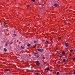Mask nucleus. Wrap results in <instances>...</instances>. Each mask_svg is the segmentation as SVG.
Here are the masks:
<instances>
[{"instance_id":"nucleus-1","label":"nucleus","mask_w":75,"mask_h":75,"mask_svg":"<svg viewBox=\"0 0 75 75\" xmlns=\"http://www.w3.org/2000/svg\"><path fill=\"white\" fill-rule=\"evenodd\" d=\"M33 55H34L35 56L37 57V58H38V57H39V56H38V53L33 52Z\"/></svg>"},{"instance_id":"nucleus-2","label":"nucleus","mask_w":75,"mask_h":75,"mask_svg":"<svg viewBox=\"0 0 75 75\" xmlns=\"http://www.w3.org/2000/svg\"><path fill=\"white\" fill-rule=\"evenodd\" d=\"M36 65H37V66H39V65H40V63H39V61H36Z\"/></svg>"},{"instance_id":"nucleus-3","label":"nucleus","mask_w":75,"mask_h":75,"mask_svg":"<svg viewBox=\"0 0 75 75\" xmlns=\"http://www.w3.org/2000/svg\"><path fill=\"white\" fill-rule=\"evenodd\" d=\"M8 42H9L8 40L6 42V43L5 45L6 46H7V45H8Z\"/></svg>"},{"instance_id":"nucleus-4","label":"nucleus","mask_w":75,"mask_h":75,"mask_svg":"<svg viewBox=\"0 0 75 75\" xmlns=\"http://www.w3.org/2000/svg\"><path fill=\"white\" fill-rule=\"evenodd\" d=\"M58 6V4H54V7H57V6Z\"/></svg>"},{"instance_id":"nucleus-5","label":"nucleus","mask_w":75,"mask_h":75,"mask_svg":"<svg viewBox=\"0 0 75 75\" xmlns=\"http://www.w3.org/2000/svg\"><path fill=\"white\" fill-rule=\"evenodd\" d=\"M69 45L68 43H67L65 44V46L66 47H68Z\"/></svg>"},{"instance_id":"nucleus-6","label":"nucleus","mask_w":75,"mask_h":75,"mask_svg":"<svg viewBox=\"0 0 75 75\" xmlns=\"http://www.w3.org/2000/svg\"><path fill=\"white\" fill-rule=\"evenodd\" d=\"M45 71H50V70L49 69V68H47L45 69Z\"/></svg>"},{"instance_id":"nucleus-7","label":"nucleus","mask_w":75,"mask_h":75,"mask_svg":"<svg viewBox=\"0 0 75 75\" xmlns=\"http://www.w3.org/2000/svg\"><path fill=\"white\" fill-rule=\"evenodd\" d=\"M33 41L34 43H37L38 42V40H34Z\"/></svg>"},{"instance_id":"nucleus-8","label":"nucleus","mask_w":75,"mask_h":75,"mask_svg":"<svg viewBox=\"0 0 75 75\" xmlns=\"http://www.w3.org/2000/svg\"><path fill=\"white\" fill-rule=\"evenodd\" d=\"M62 54H65V52L64 51H63L62 52Z\"/></svg>"},{"instance_id":"nucleus-9","label":"nucleus","mask_w":75,"mask_h":75,"mask_svg":"<svg viewBox=\"0 0 75 75\" xmlns=\"http://www.w3.org/2000/svg\"><path fill=\"white\" fill-rule=\"evenodd\" d=\"M4 26H5V25H6V24H7V23H5V22H4Z\"/></svg>"},{"instance_id":"nucleus-10","label":"nucleus","mask_w":75,"mask_h":75,"mask_svg":"<svg viewBox=\"0 0 75 75\" xmlns=\"http://www.w3.org/2000/svg\"><path fill=\"white\" fill-rule=\"evenodd\" d=\"M21 48L22 49H24V47L21 46Z\"/></svg>"},{"instance_id":"nucleus-11","label":"nucleus","mask_w":75,"mask_h":75,"mask_svg":"<svg viewBox=\"0 0 75 75\" xmlns=\"http://www.w3.org/2000/svg\"><path fill=\"white\" fill-rule=\"evenodd\" d=\"M4 50L5 51V52L7 51V49H6V48H4Z\"/></svg>"},{"instance_id":"nucleus-12","label":"nucleus","mask_w":75,"mask_h":75,"mask_svg":"<svg viewBox=\"0 0 75 75\" xmlns=\"http://www.w3.org/2000/svg\"><path fill=\"white\" fill-rule=\"evenodd\" d=\"M27 46L28 47H30V44H28Z\"/></svg>"},{"instance_id":"nucleus-13","label":"nucleus","mask_w":75,"mask_h":75,"mask_svg":"<svg viewBox=\"0 0 75 75\" xmlns=\"http://www.w3.org/2000/svg\"><path fill=\"white\" fill-rule=\"evenodd\" d=\"M38 51H41V49H38Z\"/></svg>"},{"instance_id":"nucleus-14","label":"nucleus","mask_w":75,"mask_h":75,"mask_svg":"<svg viewBox=\"0 0 75 75\" xmlns=\"http://www.w3.org/2000/svg\"><path fill=\"white\" fill-rule=\"evenodd\" d=\"M61 40V38H59L58 40V41H60V40Z\"/></svg>"},{"instance_id":"nucleus-15","label":"nucleus","mask_w":75,"mask_h":75,"mask_svg":"<svg viewBox=\"0 0 75 75\" xmlns=\"http://www.w3.org/2000/svg\"><path fill=\"white\" fill-rule=\"evenodd\" d=\"M59 74H60V73H59V72H57V75H59Z\"/></svg>"},{"instance_id":"nucleus-16","label":"nucleus","mask_w":75,"mask_h":75,"mask_svg":"<svg viewBox=\"0 0 75 75\" xmlns=\"http://www.w3.org/2000/svg\"><path fill=\"white\" fill-rule=\"evenodd\" d=\"M44 51V50L42 49H40V51L41 52H42V51Z\"/></svg>"},{"instance_id":"nucleus-17","label":"nucleus","mask_w":75,"mask_h":75,"mask_svg":"<svg viewBox=\"0 0 75 75\" xmlns=\"http://www.w3.org/2000/svg\"><path fill=\"white\" fill-rule=\"evenodd\" d=\"M45 42H46L47 43V44H48V41L47 40H46V41Z\"/></svg>"},{"instance_id":"nucleus-18","label":"nucleus","mask_w":75,"mask_h":75,"mask_svg":"<svg viewBox=\"0 0 75 75\" xmlns=\"http://www.w3.org/2000/svg\"><path fill=\"white\" fill-rule=\"evenodd\" d=\"M72 51H73V50H72V49L70 50V52H72Z\"/></svg>"},{"instance_id":"nucleus-19","label":"nucleus","mask_w":75,"mask_h":75,"mask_svg":"<svg viewBox=\"0 0 75 75\" xmlns=\"http://www.w3.org/2000/svg\"><path fill=\"white\" fill-rule=\"evenodd\" d=\"M10 71V70H9V69L6 70H5V71Z\"/></svg>"},{"instance_id":"nucleus-20","label":"nucleus","mask_w":75,"mask_h":75,"mask_svg":"<svg viewBox=\"0 0 75 75\" xmlns=\"http://www.w3.org/2000/svg\"><path fill=\"white\" fill-rule=\"evenodd\" d=\"M36 47V44H35V46H34V48H35Z\"/></svg>"},{"instance_id":"nucleus-21","label":"nucleus","mask_w":75,"mask_h":75,"mask_svg":"<svg viewBox=\"0 0 75 75\" xmlns=\"http://www.w3.org/2000/svg\"><path fill=\"white\" fill-rule=\"evenodd\" d=\"M66 60L65 59H64L63 60V61L64 62H65V61Z\"/></svg>"},{"instance_id":"nucleus-22","label":"nucleus","mask_w":75,"mask_h":75,"mask_svg":"<svg viewBox=\"0 0 75 75\" xmlns=\"http://www.w3.org/2000/svg\"><path fill=\"white\" fill-rule=\"evenodd\" d=\"M13 35H14V36H16V35H17L16 34H14Z\"/></svg>"},{"instance_id":"nucleus-23","label":"nucleus","mask_w":75,"mask_h":75,"mask_svg":"<svg viewBox=\"0 0 75 75\" xmlns=\"http://www.w3.org/2000/svg\"><path fill=\"white\" fill-rule=\"evenodd\" d=\"M32 1L33 2H35V0H32Z\"/></svg>"},{"instance_id":"nucleus-24","label":"nucleus","mask_w":75,"mask_h":75,"mask_svg":"<svg viewBox=\"0 0 75 75\" xmlns=\"http://www.w3.org/2000/svg\"><path fill=\"white\" fill-rule=\"evenodd\" d=\"M58 67L59 68L60 67V65H58Z\"/></svg>"},{"instance_id":"nucleus-25","label":"nucleus","mask_w":75,"mask_h":75,"mask_svg":"<svg viewBox=\"0 0 75 75\" xmlns=\"http://www.w3.org/2000/svg\"><path fill=\"white\" fill-rule=\"evenodd\" d=\"M39 74V73H38L36 74V75H38V74Z\"/></svg>"},{"instance_id":"nucleus-26","label":"nucleus","mask_w":75,"mask_h":75,"mask_svg":"<svg viewBox=\"0 0 75 75\" xmlns=\"http://www.w3.org/2000/svg\"><path fill=\"white\" fill-rule=\"evenodd\" d=\"M38 75H41V74H40V73H39Z\"/></svg>"},{"instance_id":"nucleus-27","label":"nucleus","mask_w":75,"mask_h":75,"mask_svg":"<svg viewBox=\"0 0 75 75\" xmlns=\"http://www.w3.org/2000/svg\"><path fill=\"white\" fill-rule=\"evenodd\" d=\"M60 62V61H59L58 62V63H59Z\"/></svg>"},{"instance_id":"nucleus-28","label":"nucleus","mask_w":75,"mask_h":75,"mask_svg":"<svg viewBox=\"0 0 75 75\" xmlns=\"http://www.w3.org/2000/svg\"><path fill=\"white\" fill-rule=\"evenodd\" d=\"M59 58H62V56H59Z\"/></svg>"},{"instance_id":"nucleus-29","label":"nucleus","mask_w":75,"mask_h":75,"mask_svg":"<svg viewBox=\"0 0 75 75\" xmlns=\"http://www.w3.org/2000/svg\"><path fill=\"white\" fill-rule=\"evenodd\" d=\"M63 74H64V75H66V73H64Z\"/></svg>"},{"instance_id":"nucleus-30","label":"nucleus","mask_w":75,"mask_h":75,"mask_svg":"<svg viewBox=\"0 0 75 75\" xmlns=\"http://www.w3.org/2000/svg\"><path fill=\"white\" fill-rule=\"evenodd\" d=\"M40 10H42V8H40Z\"/></svg>"},{"instance_id":"nucleus-31","label":"nucleus","mask_w":75,"mask_h":75,"mask_svg":"<svg viewBox=\"0 0 75 75\" xmlns=\"http://www.w3.org/2000/svg\"><path fill=\"white\" fill-rule=\"evenodd\" d=\"M41 0L40 1V3H41Z\"/></svg>"},{"instance_id":"nucleus-32","label":"nucleus","mask_w":75,"mask_h":75,"mask_svg":"<svg viewBox=\"0 0 75 75\" xmlns=\"http://www.w3.org/2000/svg\"><path fill=\"white\" fill-rule=\"evenodd\" d=\"M71 55H72V54H70V56H71Z\"/></svg>"},{"instance_id":"nucleus-33","label":"nucleus","mask_w":75,"mask_h":75,"mask_svg":"<svg viewBox=\"0 0 75 75\" xmlns=\"http://www.w3.org/2000/svg\"><path fill=\"white\" fill-rule=\"evenodd\" d=\"M52 70H51L50 71V72H52Z\"/></svg>"},{"instance_id":"nucleus-34","label":"nucleus","mask_w":75,"mask_h":75,"mask_svg":"<svg viewBox=\"0 0 75 75\" xmlns=\"http://www.w3.org/2000/svg\"><path fill=\"white\" fill-rule=\"evenodd\" d=\"M72 73H70V75H72Z\"/></svg>"},{"instance_id":"nucleus-35","label":"nucleus","mask_w":75,"mask_h":75,"mask_svg":"<svg viewBox=\"0 0 75 75\" xmlns=\"http://www.w3.org/2000/svg\"><path fill=\"white\" fill-rule=\"evenodd\" d=\"M75 58H73V60H75Z\"/></svg>"},{"instance_id":"nucleus-36","label":"nucleus","mask_w":75,"mask_h":75,"mask_svg":"<svg viewBox=\"0 0 75 75\" xmlns=\"http://www.w3.org/2000/svg\"><path fill=\"white\" fill-rule=\"evenodd\" d=\"M74 74H75V72L74 71Z\"/></svg>"},{"instance_id":"nucleus-37","label":"nucleus","mask_w":75,"mask_h":75,"mask_svg":"<svg viewBox=\"0 0 75 75\" xmlns=\"http://www.w3.org/2000/svg\"><path fill=\"white\" fill-rule=\"evenodd\" d=\"M52 39H51V40L52 41Z\"/></svg>"},{"instance_id":"nucleus-38","label":"nucleus","mask_w":75,"mask_h":75,"mask_svg":"<svg viewBox=\"0 0 75 75\" xmlns=\"http://www.w3.org/2000/svg\"><path fill=\"white\" fill-rule=\"evenodd\" d=\"M30 6V5H28V7H29Z\"/></svg>"},{"instance_id":"nucleus-39","label":"nucleus","mask_w":75,"mask_h":75,"mask_svg":"<svg viewBox=\"0 0 75 75\" xmlns=\"http://www.w3.org/2000/svg\"><path fill=\"white\" fill-rule=\"evenodd\" d=\"M19 44H20V43H21V42H19Z\"/></svg>"},{"instance_id":"nucleus-40","label":"nucleus","mask_w":75,"mask_h":75,"mask_svg":"<svg viewBox=\"0 0 75 75\" xmlns=\"http://www.w3.org/2000/svg\"><path fill=\"white\" fill-rule=\"evenodd\" d=\"M57 53H58V51H56Z\"/></svg>"},{"instance_id":"nucleus-41","label":"nucleus","mask_w":75,"mask_h":75,"mask_svg":"<svg viewBox=\"0 0 75 75\" xmlns=\"http://www.w3.org/2000/svg\"><path fill=\"white\" fill-rule=\"evenodd\" d=\"M38 4H39V5H40V4L39 3Z\"/></svg>"},{"instance_id":"nucleus-42","label":"nucleus","mask_w":75,"mask_h":75,"mask_svg":"<svg viewBox=\"0 0 75 75\" xmlns=\"http://www.w3.org/2000/svg\"><path fill=\"white\" fill-rule=\"evenodd\" d=\"M42 3H44V1H42Z\"/></svg>"},{"instance_id":"nucleus-43","label":"nucleus","mask_w":75,"mask_h":75,"mask_svg":"<svg viewBox=\"0 0 75 75\" xmlns=\"http://www.w3.org/2000/svg\"><path fill=\"white\" fill-rule=\"evenodd\" d=\"M22 54H23V52H22Z\"/></svg>"},{"instance_id":"nucleus-44","label":"nucleus","mask_w":75,"mask_h":75,"mask_svg":"<svg viewBox=\"0 0 75 75\" xmlns=\"http://www.w3.org/2000/svg\"><path fill=\"white\" fill-rule=\"evenodd\" d=\"M0 23H1V21L0 20Z\"/></svg>"},{"instance_id":"nucleus-45","label":"nucleus","mask_w":75,"mask_h":75,"mask_svg":"<svg viewBox=\"0 0 75 75\" xmlns=\"http://www.w3.org/2000/svg\"><path fill=\"white\" fill-rule=\"evenodd\" d=\"M38 3H40V2H39V1H38Z\"/></svg>"},{"instance_id":"nucleus-46","label":"nucleus","mask_w":75,"mask_h":75,"mask_svg":"<svg viewBox=\"0 0 75 75\" xmlns=\"http://www.w3.org/2000/svg\"><path fill=\"white\" fill-rule=\"evenodd\" d=\"M19 56L20 57V55H19Z\"/></svg>"},{"instance_id":"nucleus-47","label":"nucleus","mask_w":75,"mask_h":75,"mask_svg":"<svg viewBox=\"0 0 75 75\" xmlns=\"http://www.w3.org/2000/svg\"><path fill=\"white\" fill-rule=\"evenodd\" d=\"M54 71V70H53V71Z\"/></svg>"}]
</instances>
